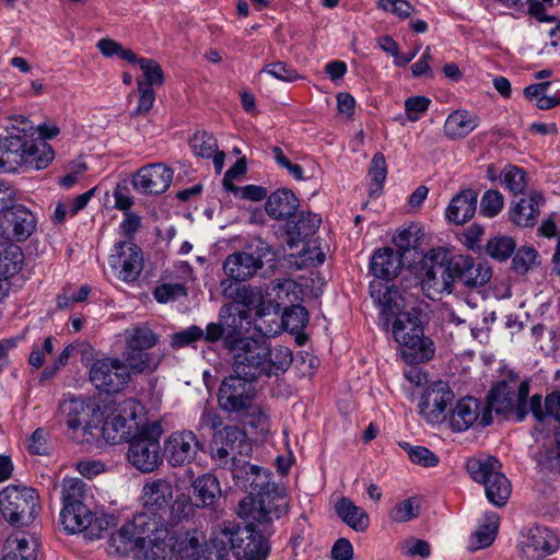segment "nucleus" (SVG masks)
Segmentation results:
<instances>
[{
	"label": "nucleus",
	"mask_w": 560,
	"mask_h": 560,
	"mask_svg": "<svg viewBox=\"0 0 560 560\" xmlns=\"http://www.w3.org/2000/svg\"><path fill=\"white\" fill-rule=\"evenodd\" d=\"M139 67L143 73V84L152 88L153 85H162L164 82L163 70L154 59L144 58L139 60Z\"/></svg>",
	"instance_id": "nucleus-56"
},
{
	"label": "nucleus",
	"mask_w": 560,
	"mask_h": 560,
	"mask_svg": "<svg viewBox=\"0 0 560 560\" xmlns=\"http://www.w3.org/2000/svg\"><path fill=\"white\" fill-rule=\"evenodd\" d=\"M337 515L353 530L364 532L370 524L368 513L357 506L350 499L342 498L336 503Z\"/></svg>",
	"instance_id": "nucleus-38"
},
{
	"label": "nucleus",
	"mask_w": 560,
	"mask_h": 560,
	"mask_svg": "<svg viewBox=\"0 0 560 560\" xmlns=\"http://www.w3.org/2000/svg\"><path fill=\"white\" fill-rule=\"evenodd\" d=\"M378 8L389 12L400 19H407L411 15L415 8L406 0H378Z\"/></svg>",
	"instance_id": "nucleus-62"
},
{
	"label": "nucleus",
	"mask_w": 560,
	"mask_h": 560,
	"mask_svg": "<svg viewBox=\"0 0 560 560\" xmlns=\"http://www.w3.org/2000/svg\"><path fill=\"white\" fill-rule=\"evenodd\" d=\"M501 182L513 194H521L527 185L526 173L521 167L506 166L501 173Z\"/></svg>",
	"instance_id": "nucleus-47"
},
{
	"label": "nucleus",
	"mask_w": 560,
	"mask_h": 560,
	"mask_svg": "<svg viewBox=\"0 0 560 560\" xmlns=\"http://www.w3.org/2000/svg\"><path fill=\"white\" fill-rule=\"evenodd\" d=\"M59 411L69 429L75 431L81 428L83 430L86 442L97 438L96 430L101 423V411L94 402L69 395L61 401Z\"/></svg>",
	"instance_id": "nucleus-15"
},
{
	"label": "nucleus",
	"mask_w": 560,
	"mask_h": 560,
	"mask_svg": "<svg viewBox=\"0 0 560 560\" xmlns=\"http://www.w3.org/2000/svg\"><path fill=\"white\" fill-rule=\"evenodd\" d=\"M22 167L44 170L55 159V151L49 143L42 139H23L21 148Z\"/></svg>",
	"instance_id": "nucleus-31"
},
{
	"label": "nucleus",
	"mask_w": 560,
	"mask_h": 560,
	"mask_svg": "<svg viewBox=\"0 0 560 560\" xmlns=\"http://www.w3.org/2000/svg\"><path fill=\"white\" fill-rule=\"evenodd\" d=\"M466 468L471 479L483 486L486 498L492 505L502 508L508 503L512 486L497 458H469Z\"/></svg>",
	"instance_id": "nucleus-9"
},
{
	"label": "nucleus",
	"mask_w": 560,
	"mask_h": 560,
	"mask_svg": "<svg viewBox=\"0 0 560 560\" xmlns=\"http://www.w3.org/2000/svg\"><path fill=\"white\" fill-rule=\"evenodd\" d=\"M370 294L380 307V318L384 327L388 328L389 323L401 308V298L395 285H388L380 280L370 283Z\"/></svg>",
	"instance_id": "nucleus-26"
},
{
	"label": "nucleus",
	"mask_w": 560,
	"mask_h": 560,
	"mask_svg": "<svg viewBox=\"0 0 560 560\" xmlns=\"http://www.w3.org/2000/svg\"><path fill=\"white\" fill-rule=\"evenodd\" d=\"M431 100L427 96L417 95L408 97L405 101L407 119L411 122L418 121L428 112Z\"/></svg>",
	"instance_id": "nucleus-59"
},
{
	"label": "nucleus",
	"mask_w": 560,
	"mask_h": 560,
	"mask_svg": "<svg viewBox=\"0 0 560 560\" xmlns=\"http://www.w3.org/2000/svg\"><path fill=\"white\" fill-rule=\"evenodd\" d=\"M250 326V314L238 311L237 304H224L218 313V322L207 325V342L222 341L230 351H236L250 338L245 332Z\"/></svg>",
	"instance_id": "nucleus-8"
},
{
	"label": "nucleus",
	"mask_w": 560,
	"mask_h": 560,
	"mask_svg": "<svg viewBox=\"0 0 560 560\" xmlns=\"http://www.w3.org/2000/svg\"><path fill=\"white\" fill-rule=\"evenodd\" d=\"M260 74H268L283 82H294L301 78L294 68L281 61L266 65L261 69Z\"/></svg>",
	"instance_id": "nucleus-53"
},
{
	"label": "nucleus",
	"mask_w": 560,
	"mask_h": 560,
	"mask_svg": "<svg viewBox=\"0 0 560 560\" xmlns=\"http://www.w3.org/2000/svg\"><path fill=\"white\" fill-rule=\"evenodd\" d=\"M141 248L131 241H118L108 257V265L115 277L130 283L138 280L143 269Z\"/></svg>",
	"instance_id": "nucleus-18"
},
{
	"label": "nucleus",
	"mask_w": 560,
	"mask_h": 560,
	"mask_svg": "<svg viewBox=\"0 0 560 560\" xmlns=\"http://www.w3.org/2000/svg\"><path fill=\"white\" fill-rule=\"evenodd\" d=\"M89 487L74 477H66L60 485L61 510L59 525L68 535L84 534L90 539H100L110 521L105 514L94 512L88 504Z\"/></svg>",
	"instance_id": "nucleus-3"
},
{
	"label": "nucleus",
	"mask_w": 560,
	"mask_h": 560,
	"mask_svg": "<svg viewBox=\"0 0 560 560\" xmlns=\"http://www.w3.org/2000/svg\"><path fill=\"white\" fill-rule=\"evenodd\" d=\"M400 446L407 452L409 459L417 465L423 467H434L439 463L436 455L424 446H412L402 443Z\"/></svg>",
	"instance_id": "nucleus-50"
},
{
	"label": "nucleus",
	"mask_w": 560,
	"mask_h": 560,
	"mask_svg": "<svg viewBox=\"0 0 560 560\" xmlns=\"http://www.w3.org/2000/svg\"><path fill=\"white\" fill-rule=\"evenodd\" d=\"M255 395L253 381L234 373L222 381L218 402L222 410L238 416L252 408Z\"/></svg>",
	"instance_id": "nucleus-17"
},
{
	"label": "nucleus",
	"mask_w": 560,
	"mask_h": 560,
	"mask_svg": "<svg viewBox=\"0 0 560 560\" xmlns=\"http://www.w3.org/2000/svg\"><path fill=\"white\" fill-rule=\"evenodd\" d=\"M242 417H245L247 424L257 430L261 434H266L270 428L269 412L261 405H252L248 411H245Z\"/></svg>",
	"instance_id": "nucleus-48"
},
{
	"label": "nucleus",
	"mask_w": 560,
	"mask_h": 560,
	"mask_svg": "<svg viewBox=\"0 0 560 560\" xmlns=\"http://www.w3.org/2000/svg\"><path fill=\"white\" fill-rule=\"evenodd\" d=\"M7 131L10 137L30 139L35 135L36 128L27 117L15 115L10 118V125L7 126Z\"/></svg>",
	"instance_id": "nucleus-54"
},
{
	"label": "nucleus",
	"mask_w": 560,
	"mask_h": 560,
	"mask_svg": "<svg viewBox=\"0 0 560 560\" xmlns=\"http://www.w3.org/2000/svg\"><path fill=\"white\" fill-rule=\"evenodd\" d=\"M455 396L448 383L435 381L424 389L418 408L419 415L431 424H439L446 420V410Z\"/></svg>",
	"instance_id": "nucleus-19"
},
{
	"label": "nucleus",
	"mask_w": 560,
	"mask_h": 560,
	"mask_svg": "<svg viewBox=\"0 0 560 560\" xmlns=\"http://www.w3.org/2000/svg\"><path fill=\"white\" fill-rule=\"evenodd\" d=\"M38 547L39 541L35 536L22 532L7 538L4 550L14 551L22 560H36Z\"/></svg>",
	"instance_id": "nucleus-41"
},
{
	"label": "nucleus",
	"mask_w": 560,
	"mask_h": 560,
	"mask_svg": "<svg viewBox=\"0 0 560 560\" xmlns=\"http://www.w3.org/2000/svg\"><path fill=\"white\" fill-rule=\"evenodd\" d=\"M153 295L159 303H167L186 296L187 290L182 283H163L155 288Z\"/></svg>",
	"instance_id": "nucleus-60"
},
{
	"label": "nucleus",
	"mask_w": 560,
	"mask_h": 560,
	"mask_svg": "<svg viewBox=\"0 0 560 560\" xmlns=\"http://www.w3.org/2000/svg\"><path fill=\"white\" fill-rule=\"evenodd\" d=\"M282 323L285 328L291 330L303 329L308 323V312L306 307L295 304L285 308L282 316Z\"/></svg>",
	"instance_id": "nucleus-49"
},
{
	"label": "nucleus",
	"mask_w": 560,
	"mask_h": 560,
	"mask_svg": "<svg viewBox=\"0 0 560 560\" xmlns=\"http://www.w3.org/2000/svg\"><path fill=\"white\" fill-rule=\"evenodd\" d=\"M141 410L142 406L136 399L122 400L103 425H98L97 436L102 435L112 444L130 442L144 427L138 420Z\"/></svg>",
	"instance_id": "nucleus-12"
},
{
	"label": "nucleus",
	"mask_w": 560,
	"mask_h": 560,
	"mask_svg": "<svg viewBox=\"0 0 560 560\" xmlns=\"http://www.w3.org/2000/svg\"><path fill=\"white\" fill-rule=\"evenodd\" d=\"M173 499V487L166 479H154L142 488L143 511L136 515H148L164 518Z\"/></svg>",
	"instance_id": "nucleus-25"
},
{
	"label": "nucleus",
	"mask_w": 560,
	"mask_h": 560,
	"mask_svg": "<svg viewBox=\"0 0 560 560\" xmlns=\"http://www.w3.org/2000/svg\"><path fill=\"white\" fill-rule=\"evenodd\" d=\"M124 338L122 358L131 366L132 373H151L158 369L161 358L149 350L159 342V336L147 324L126 328Z\"/></svg>",
	"instance_id": "nucleus-7"
},
{
	"label": "nucleus",
	"mask_w": 560,
	"mask_h": 560,
	"mask_svg": "<svg viewBox=\"0 0 560 560\" xmlns=\"http://www.w3.org/2000/svg\"><path fill=\"white\" fill-rule=\"evenodd\" d=\"M419 514V505L416 498L406 499L396 504L389 513V517L394 522H408Z\"/></svg>",
	"instance_id": "nucleus-55"
},
{
	"label": "nucleus",
	"mask_w": 560,
	"mask_h": 560,
	"mask_svg": "<svg viewBox=\"0 0 560 560\" xmlns=\"http://www.w3.org/2000/svg\"><path fill=\"white\" fill-rule=\"evenodd\" d=\"M192 488L194 494L203 506L212 505L221 492L217 477L211 474H205L198 477L194 481Z\"/></svg>",
	"instance_id": "nucleus-43"
},
{
	"label": "nucleus",
	"mask_w": 560,
	"mask_h": 560,
	"mask_svg": "<svg viewBox=\"0 0 560 560\" xmlns=\"http://www.w3.org/2000/svg\"><path fill=\"white\" fill-rule=\"evenodd\" d=\"M477 126L476 116L467 110H455L447 116L444 132L450 139H459L469 135Z\"/></svg>",
	"instance_id": "nucleus-37"
},
{
	"label": "nucleus",
	"mask_w": 560,
	"mask_h": 560,
	"mask_svg": "<svg viewBox=\"0 0 560 560\" xmlns=\"http://www.w3.org/2000/svg\"><path fill=\"white\" fill-rule=\"evenodd\" d=\"M262 266L264 262L254 253L237 252L225 258L223 270L229 280L241 282L252 278Z\"/></svg>",
	"instance_id": "nucleus-28"
},
{
	"label": "nucleus",
	"mask_w": 560,
	"mask_h": 560,
	"mask_svg": "<svg viewBox=\"0 0 560 560\" xmlns=\"http://www.w3.org/2000/svg\"><path fill=\"white\" fill-rule=\"evenodd\" d=\"M369 174L372 182L378 187H381L385 182L387 175V167L385 158L382 153H376L373 155Z\"/></svg>",
	"instance_id": "nucleus-64"
},
{
	"label": "nucleus",
	"mask_w": 560,
	"mask_h": 560,
	"mask_svg": "<svg viewBox=\"0 0 560 560\" xmlns=\"http://www.w3.org/2000/svg\"><path fill=\"white\" fill-rule=\"evenodd\" d=\"M504 203V198L498 190H487L480 200V214L487 218H494L498 215Z\"/></svg>",
	"instance_id": "nucleus-51"
},
{
	"label": "nucleus",
	"mask_w": 560,
	"mask_h": 560,
	"mask_svg": "<svg viewBox=\"0 0 560 560\" xmlns=\"http://www.w3.org/2000/svg\"><path fill=\"white\" fill-rule=\"evenodd\" d=\"M450 427L455 432H464L477 425L485 428L492 422V416L485 404L474 397H465L457 401L448 416Z\"/></svg>",
	"instance_id": "nucleus-20"
},
{
	"label": "nucleus",
	"mask_w": 560,
	"mask_h": 560,
	"mask_svg": "<svg viewBox=\"0 0 560 560\" xmlns=\"http://www.w3.org/2000/svg\"><path fill=\"white\" fill-rule=\"evenodd\" d=\"M213 535L212 542L221 560H228L229 550L236 560H266L268 557L267 540L250 525L224 521L215 527Z\"/></svg>",
	"instance_id": "nucleus-5"
},
{
	"label": "nucleus",
	"mask_w": 560,
	"mask_h": 560,
	"mask_svg": "<svg viewBox=\"0 0 560 560\" xmlns=\"http://www.w3.org/2000/svg\"><path fill=\"white\" fill-rule=\"evenodd\" d=\"M538 253L533 247H521L515 252L513 257V269L517 273H526L534 265L537 264Z\"/></svg>",
	"instance_id": "nucleus-57"
},
{
	"label": "nucleus",
	"mask_w": 560,
	"mask_h": 560,
	"mask_svg": "<svg viewBox=\"0 0 560 560\" xmlns=\"http://www.w3.org/2000/svg\"><path fill=\"white\" fill-rule=\"evenodd\" d=\"M139 100L137 107L131 112V116L144 115L151 110L155 102V93L148 84H143L141 79L137 80Z\"/></svg>",
	"instance_id": "nucleus-61"
},
{
	"label": "nucleus",
	"mask_w": 560,
	"mask_h": 560,
	"mask_svg": "<svg viewBox=\"0 0 560 560\" xmlns=\"http://www.w3.org/2000/svg\"><path fill=\"white\" fill-rule=\"evenodd\" d=\"M499 528V515L494 512L485 514V523L470 536L469 549L475 551L489 547Z\"/></svg>",
	"instance_id": "nucleus-42"
},
{
	"label": "nucleus",
	"mask_w": 560,
	"mask_h": 560,
	"mask_svg": "<svg viewBox=\"0 0 560 560\" xmlns=\"http://www.w3.org/2000/svg\"><path fill=\"white\" fill-rule=\"evenodd\" d=\"M21 148L23 139L10 136L0 138V172L13 173L22 167Z\"/></svg>",
	"instance_id": "nucleus-36"
},
{
	"label": "nucleus",
	"mask_w": 560,
	"mask_h": 560,
	"mask_svg": "<svg viewBox=\"0 0 560 560\" xmlns=\"http://www.w3.org/2000/svg\"><path fill=\"white\" fill-rule=\"evenodd\" d=\"M515 383L501 381L497 383L487 396L486 409L492 413H510L515 416Z\"/></svg>",
	"instance_id": "nucleus-34"
},
{
	"label": "nucleus",
	"mask_w": 560,
	"mask_h": 560,
	"mask_svg": "<svg viewBox=\"0 0 560 560\" xmlns=\"http://www.w3.org/2000/svg\"><path fill=\"white\" fill-rule=\"evenodd\" d=\"M210 447L211 459L221 468H226L233 458H249L253 452L246 432L236 425H225L214 432Z\"/></svg>",
	"instance_id": "nucleus-14"
},
{
	"label": "nucleus",
	"mask_w": 560,
	"mask_h": 560,
	"mask_svg": "<svg viewBox=\"0 0 560 560\" xmlns=\"http://www.w3.org/2000/svg\"><path fill=\"white\" fill-rule=\"evenodd\" d=\"M54 350L52 337L48 336L44 339L43 343H35L28 358V363L35 369H39L44 362L46 354L51 353Z\"/></svg>",
	"instance_id": "nucleus-63"
},
{
	"label": "nucleus",
	"mask_w": 560,
	"mask_h": 560,
	"mask_svg": "<svg viewBox=\"0 0 560 560\" xmlns=\"http://www.w3.org/2000/svg\"><path fill=\"white\" fill-rule=\"evenodd\" d=\"M23 262L24 254L19 245L12 242L0 244V276L13 277L22 269Z\"/></svg>",
	"instance_id": "nucleus-40"
},
{
	"label": "nucleus",
	"mask_w": 560,
	"mask_h": 560,
	"mask_svg": "<svg viewBox=\"0 0 560 560\" xmlns=\"http://www.w3.org/2000/svg\"><path fill=\"white\" fill-rule=\"evenodd\" d=\"M225 469L231 471L235 485L254 495L256 491L268 486L271 472L257 465H250L247 458H233Z\"/></svg>",
	"instance_id": "nucleus-24"
},
{
	"label": "nucleus",
	"mask_w": 560,
	"mask_h": 560,
	"mask_svg": "<svg viewBox=\"0 0 560 560\" xmlns=\"http://www.w3.org/2000/svg\"><path fill=\"white\" fill-rule=\"evenodd\" d=\"M529 410L539 421H544L548 417L555 419L559 423L557 439L560 436V390L547 395L544 407L541 396L534 395L529 401Z\"/></svg>",
	"instance_id": "nucleus-39"
},
{
	"label": "nucleus",
	"mask_w": 560,
	"mask_h": 560,
	"mask_svg": "<svg viewBox=\"0 0 560 560\" xmlns=\"http://www.w3.org/2000/svg\"><path fill=\"white\" fill-rule=\"evenodd\" d=\"M132 369L124 360L112 357L96 359L89 370L90 382L107 394L119 393L130 381Z\"/></svg>",
	"instance_id": "nucleus-16"
},
{
	"label": "nucleus",
	"mask_w": 560,
	"mask_h": 560,
	"mask_svg": "<svg viewBox=\"0 0 560 560\" xmlns=\"http://www.w3.org/2000/svg\"><path fill=\"white\" fill-rule=\"evenodd\" d=\"M516 243L510 236H494L486 244V253L500 261H504L515 252Z\"/></svg>",
	"instance_id": "nucleus-44"
},
{
	"label": "nucleus",
	"mask_w": 560,
	"mask_h": 560,
	"mask_svg": "<svg viewBox=\"0 0 560 560\" xmlns=\"http://www.w3.org/2000/svg\"><path fill=\"white\" fill-rule=\"evenodd\" d=\"M542 202L544 197L539 192H532L529 196L522 197L510 209L511 221L518 226L534 225Z\"/></svg>",
	"instance_id": "nucleus-35"
},
{
	"label": "nucleus",
	"mask_w": 560,
	"mask_h": 560,
	"mask_svg": "<svg viewBox=\"0 0 560 560\" xmlns=\"http://www.w3.org/2000/svg\"><path fill=\"white\" fill-rule=\"evenodd\" d=\"M537 463L542 469L558 470L560 472V436L555 445L539 451Z\"/></svg>",
	"instance_id": "nucleus-58"
},
{
	"label": "nucleus",
	"mask_w": 560,
	"mask_h": 560,
	"mask_svg": "<svg viewBox=\"0 0 560 560\" xmlns=\"http://www.w3.org/2000/svg\"><path fill=\"white\" fill-rule=\"evenodd\" d=\"M392 320L394 339L400 346L402 358L408 363H421L433 358V342L424 337L417 312H400Z\"/></svg>",
	"instance_id": "nucleus-6"
},
{
	"label": "nucleus",
	"mask_w": 560,
	"mask_h": 560,
	"mask_svg": "<svg viewBox=\"0 0 560 560\" xmlns=\"http://www.w3.org/2000/svg\"><path fill=\"white\" fill-rule=\"evenodd\" d=\"M478 192L471 188L462 189L450 201L445 218L448 222L460 225L469 221L477 209Z\"/></svg>",
	"instance_id": "nucleus-30"
},
{
	"label": "nucleus",
	"mask_w": 560,
	"mask_h": 560,
	"mask_svg": "<svg viewBox=\"0 0 560 560\" xmlns=\"http://www.w3.org/2000/svg\"><path fill=\"white\" fill-rule=\"evenodd\" d=\"M401 268L402 254L390 247L375 250L370 261V271L380 281H390L398 276Z\"/></svg>",
	"instance_id": "nucleus-29"
},
{
	"label": "nucleus",
	"mask_w": 560,
	"mask_h": 560,
	"mask_svg": "<svg viewBox=\"0 0 560 560\" xmlns=\"http://www.w3.org/2000/svg\"><path fill=\"white\" fill-rule=\"evenodd\" d=\"M39 510V495L31 487L10 485L0 492V513L13 526H28Z\"/></svg>",
	"instance_id": "nucleus-10"
},
{
	"label": "nucleus",
	"mask_w": 560,
	"mask_h": 560,
	"mask_svg": "<svg viewBox=\"0 0 560 560\" xmlns=\"http://www.w3.org/2000/svg\"><path fill=\"white\" fill-rule=\"evenodd\" d=\"M422 269V290L431 299L438 293H451L455 280L476 288L486 284L492 277V269L487 262H475L464 255L450 256L442 247L432 248L424 255Z\"/></svg>",
	"instance_id": "nucleus-2"
},
{
	"label": "nucleus",
	"mask_w": 560,
	"mask_h": 560,
	"mask_svg": "<svg viewBox=\"0 0 560 560\" xmlns=\"http://www.w3.org/2000/svg\"><path fill=\"white\" fill-rule=\"evenodd\" d=\"M201 447L196 434L190 430L173 432L164 443L167 463L173 466L190 464Z\"/></svg>",
	"instance_id": "nucleus-22"
},
{
	"label": "nucleus",
	"mask_w": 560,
	"mask_h": 560,
	"mask_svg": "<svg viewBox=\"0 0 560 560\" xmlns=\"http://www.w3.org/2000/svg\"><path fill=\"white\" fill-rule=\"evenodd\" d=\"M160 427L145 425L129 443L128 463L141 472H152L162 463Z\"/></svg>",
	"instance_id": "nucleus-13"
},
{
	"label": "nucleus",
	"mask_w": 560,
	"mask_h": 560,
	"mask_svg": "<svg viewBox=\"0 0 560 560\" xmlns=\"http://www.w3.org/2000/svg\"><path fill=\"white\" fill-rule=\"evenodd\" d=\"M197 340H203L207 342V328L201 329L199 326L192 325L174 334L172 336L171 346L173 348H183Z\"/></svg>",
	"instance_id": "nucleus-52"
},
{
	"label": "nucleus",
	"mask_w": 560,
	"mask_h": 560,
	"mask_svg": "<svg viewBox=\"0 0 560 560\" xmlns=\"http://www.w3.org/2000/svg\"><path fill=\"white\" fill-rule=\"evenodd\" d=\"M300 206L295 194L288 188L273 191L267 199L265 209L267 214L275 220H287Z\"/></svg>",
	"instance_id": "nucleus-33"
},
{
	"label": "nucleus",
	"mask_w": 560,
	"mask_h": 560,
	"mask_svg": "<svg viewBox=\"0 0 560 560\" xmlns=\"http://www.w3.org/2000/svg\"><path fill=\"white\" fill-rule=\"evenodd\" d=\"M233 352L234 373L250 381L283 373L292 363V352L288 347L271 348L264 338H250Z\"/></svg>",
	"instance_id": "nucleus-4"
},
{
	"label": "nucleus",
	"mask_w": 560,
	"mask_h": 560,
	"mask_svg": "<svg viewBox=\"0 0 560 560\" xmlns=\"http://www.w3.org/2000/svg\"><path fill=\"white\" fill-rule=\"evenodd\" d=\"M289 497L283 489L268 482L261 490L240 503V514L257 523H271L289 511Z\"/></svg>",
	"instance_id": "nucleus-11"
},
{
	"label": "nucleus",
	"mask_w": 560,
	"mask_h": 560,
	"mask_svg": "<svg viewBox=\"0 0 560 560\" xmlns=\"http://www.w3.org/2000/svg\"><path fill=\"white\" fill-rule=\"evenodd\" d=\"M322 218L316 213L301 212L295 220L287 222V234L289 247L298 246L299 242H304L313 236L319 229Z\"/></svg>",
	"instance_id": "nucleus-32"
},
{
	"label": "nucleus",
	"mask_w": 560,
	"mask_h": 560,
	"mask_svg": "<svg viewBox=\"0 0 560 560\" xmlns=\"http://www.w3.org/2000/svg\"><path fill=\"white\" fill-rule=\"evenodd\" d=\"M36 215L23 205H14L0 214V233L8 241H26L36 230Z\"/></svg>",
	"instance_id": "nucleus-21"
},
{
	"label": "nucleus",
	"mask_w": 560,
	"mask_h": 560,
	"mask_svg": "<svg viewBox=\"0 0 560 560\" xmlns=\"http://www.w3.org/2000/svg\"><path fill=\"white\" fill-rule=\"evenodd\" d=\"M190 148L196 155L210 159L217 151L218 143L212 133L200 130L195 132L190 139Z\"/></svg>",
	"instance_id": "nucleus-46"
},
{
	"label": "nucleus",
	"mask_w": 560,
	"mask_h": 560,
	"mask_svg": "<svg viewBox=\"0 0 560 560\" xmlns=\"http://www.w3.org/2000/svg\"><path fill=\"white\" fill-rule=\"evenodd\" d=\"M205 534L189 522L167 524L165 518L133 515L108 539L112 553L127 556L137 552L139 560L196 559Z\"/></svg>",
	"instance_id": "nucleus-1"
},
{
	"label": "nucleus",
	"mask_w": 560,
	"mask_h": 560,
	"mask_svg": "<svg viewBox=\"0 0 560 560\" xmlns=\"http://www.w3.org/2000/svg\"><path fill=\"white\" fill-rule=\"evenodd\" d=\"M173 171L163 163L142 166L133 175L132 185L136 190L145 195L165 192L172 184Z\"/></svg>",
	"instance_id": "nucleus-23"
},
{
	"label": "nucleus",
	"mask_w": 560,
	"mask_h": 560,
	"mask_svg": "<svg viewBox=\"0 0 560 560\" xmlns=\"http://www.w3.org/2000/svg\"><path fill=\"white\" fill-rule=\"evenodd\" d=\"M220 287L222 289V294L232 300L230 304H237L238 311H244L246 314H250L252 310L257 308L256 313L258 317L261 318L264 316V311L260 308L264 298L258 289L247 285L234 289L233 282L229 279L222 280Z\"/></svg>",
	"instance_id": "nucleus-27"
},
{
	"label": "nucleus",
	"mask_w": 560,
	"mask_h": 560,
	"mask_svg": "<svg viewBox=\"0 0 560 560\" xmlns=\"http://www.w3.org/2000/svg\"><path fill=\"white\" fill-rule=\"evenodd\" d=\"M556 540L552 533L540 526L529 529L527 546L535 551L552 552L556 549Z\"/></svg>",
	"instance_id": "nucleus-45"
}]
</instances>
